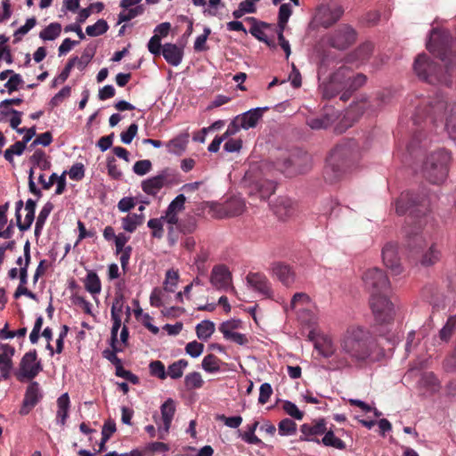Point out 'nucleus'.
Masks as SVG:
<instances>
[{"label": "nucleus", "instance_id": "nucleus-1", "mask_svg": "<svg viewBox=\"0 0 456 456\" xmlns=\"http://www.w3.org/2000/svg\"><path fill=\"white\" fill-rule=\"evenodd\" d=\"M428 206L429 201L426 195L415 194L411 191L402 192L395 201V211L398 215L402 216L409 211L404 232L410 257L425 266L434 265L439 260L441 255L435 244H432L428 250L424 252L427 243L422 232V225Z\"/></svg>", "mask_w": 456, "mask_h": 456}, {"label": "nucleus", "instance_id": "nucleus-2", "mask_svg": "<svg viewBox=\"0 0 456 456\" xmlns=\"http://www.w3.org/2000/svg\"><path fill=\"white\" fill-rule=\"evenodd\" d=\"M427 48L444 62V69L433 61L428 55L422 53L419 54L414 61L415 73L420 79L429 84L451 86L453 83L452 72L456 66V43L453 42L450 32L436 28H432Z\"/></svg>", "mask_w": 456, "mask_h": 456}, {"label": "nucleus", "instance_id": "nucleus-3", "mask_svg": "<svg viewBox=\"0 0 456 456\" xmlns=\"http://www.w3.org/2000/svg\"><path fill=\"white\" fill-rule=\"evenodd\" d=\"M447 110V101L442 94H436L419 101L413 115V123L419 126L414 132L407 151L412 155L417 148L421 147L422 132L437 133L438 129H445L449 136L456 141V102Z\"/></svg>", "mask_w": 456, "mask_h": 456}, {"label": "nucleus", "instance_id": "nucleus-4", "mask_svg": "<svg viewBox=\"0 0 456 456\" xmlns=\"http://www.w3.org/2000/svg\"><path fill=\"white\" fill-rule=\"evenodd\" d=\"M340 349L357 363L378 362L385 355L370 330L362 326L346 329L340 338Z\"/></svg>", "mask_w": 456, "mask_h": 456}, {"label": "nucleus", "instance_id": "nucleus-5", "mask_svg": "<svg viewBox=\"0 0 456 456\" xmlns=\"http://www.w3.org/2000/svg\"><path fill=\"white\" fill-rule=\"evenodd\" d=\"M451 154L445 149L431 151L422 164L423 176L433 184L442 183L447 177Z\"/></svg>", "mask_w": 456, "mask_h": 456}, {"label": "nucleus", "instance_id": "nucleus-6", "mask_svg": "<svg viewBox=\"0 0 456 456\" xmlns=\"http://www.w3.org/2000/svg\"><path fill=\"white\" fill-rule=\"evenodd\" d=\"M349 150L345 144L337 145L326 159L323 171L324 179L330 183H336L346 172L349 163Z\"/></svg>", "mask_w": 456, "mask_h": 456}, {"label": "nucleus", "instance_id": "nucleus-7", "mask_svg": "<svg viewBox=\"0 0 456 456\" xmlns=\"http://www.w3.org/2000/svg\"><path fill=\"white\" fill-rule=\"evenodd\" d=\"M351 70L343 66L335 71L327 82H322L319 86V92L323 99H331L338 94L344 91L340 99L344 102L348 100L347 87L350 79Z\"/></svg>", "mask_w": 456, "mask_h": 456}, {"label": "nucleus", "instance_id": "nucleus-8", "mask_svg": "<svg viewBox=\"0 0 456 456\" xmlns=\"http://www.w3.org/2000/svg\"><path fill=\"white\" fill-rule=\"evenodd\" d=\"M362 281L366 289L370 296L380 293H388L390 289V282L387 274L378 267L367 269L362 274Z\"/></svg>", "mask_w": 456, "mask_h": 456}, {"label": "nucleus", "instance_id": "nucleus-9", "mask_svg": "<svg viewBox=\"0 0 456 456\" xmlns=\"http://www.w3.org/2000/svg\"><path fill=\"white\" fill-rule=\"evenodd\" d=\"M175 174L173 170L167 167L161 170L157 175L151 176L142 182L141 187L147 195L155 197L162 188L174 183Z\"/></svg>", "mask_w": 456, "mask_h": 456}, {"label": "nucleus", "instance_id": "nucleus-10", "mask_svg": "<svg viewBox=\"0 0 456 456\" xmlns=\"http://www.w3.org/2000/svg\"><path fill=\"white\" fill-rule=\"evenodd\" d=\"M370 305L378 322L387 323L393 320V305L388 299V293L370 296Z\"/></svg>", "mask_w": 456, "mask_h": 456}, {"label": "nucleus", "instance_id": "nucleus-11", "mask_svg": "<svg viewBox=\"0 0 456 456\" xmlns=\"http://www.w3.org/2000/svg\"><path fill=\"white\" fill-rule=\"evenodd\" d=\"M43 366L40 360H37V353L36 349L27 352L21 358L19 366V371L16 378L22 381L24 379L32 380L40 371Z\"/></svg>", "mask_w": 456, "mask_h": 456}, {"label": "nucleus", "instance_id": "nucleus-12", "mask_svg": "<svg viewBox=\"0 0 456 456\" xmlns=\"http://www.w3.org/2000/svg\"><path fill=\"white\" fill-rule=\"evenodd\" d=\"M311 157L306 153L292 154L283 160V163H278L279 170L286 176H293L297 174L305 173L310 168Z\"/></svg>", "mask_w": 456, "mask_h": 456}, {"label": "nucleus", "instance_id": "nucleus-13", "mask_svg": "<svg viewBox=\"0 0 456 456\" xmlns=\"http://www.w3.org/2000/svg\"><path fill=\"white\" fill-rule=\"evenodd\" d=\"M355 40V30L347 25H341L330 34L328 42L333 48L345 50L352 45Z\"/></svg>", "mask_w": 456, "mask_h": 456}, {"label": "nucleus", "instance_id": "nucleus-14", "mask_svg": "<svg viewBox=\"0 0 456 456\" xmlns=\"http://www.w3.org/2000/svg\"><path fill=\"white\" fill-rule=\"evenodd\" d=\"M209 281L212 286L218 290H231L232 292L235 291L234 287L232 285V273L224 264L214 265L211 271Z\"/></svg>", "mask_w": 456, "mask_h": 456}, {"label": "nucleus", "instance_id": "nucleus-15", "mask_svg": "<svg viewBox=\"0 0 456 456\" xmlns=\"http://www.w3.org/2000/svg\"><path fill=\"white\" fill-rule=\"evenodd\" d=\"M327 422L324 419H314L310 423H304L300 426L302 435L299 437L300 441L314 442L318 444H321L319 439L326 432Z\"/></svg>", "mask_w": 456, "mask_h": 456}, {"label": "nucleus", "instance_id": "nucleus-16", "mask_svg": "<svg viewBox=\"0 0 456 456\" xmlns=\"http://www.w3.org/2000/svg\"><path fill=\"white\" fill-rule=\"evenodd\" d=\"M245 208L244 200L234 197L226 200L224 204L216 205L213 209L217 218H225L240 216Z\"/></svg>", "mask_w": 456, "mask_h": 456}, {"label": "nucleus", "instance_id": "nucleus-17", "mask_svg": "<svg viewBox=\"0 0 456 456\" xmlns=\"http://www.w3.org/2000/svg\"><path fill=\"white\" fill-rule=\"evenodd\" d=\"M338 118V111L332 107H326L319 117L309 116L306 125L313 130L327 129Z\"/></svg>", "mask_w": 456, "mask_h": 456}, {"label": "nucleus", "instance_id": "nucleus-18", "mask_svg": "<svg viewBox=\"0 0 456 456\" xmlns=\"http://www.w3.org/2000/svg\"><path fill=\"white\" fill-rule=\"evenodd\" d=\"M343 12L344 10L340 5H323L318 9L316 19L322 27L329 28L340 19Z\"/></svg>", "mask_w": 456, "mask_h": 456}, {"label": "nucleus", "instance_id": "nucleus-19", "mask_svg": "<svg viewBox=\"0 0 456 456\" xmlns=\"http://www.w3.org/2000/svg\"><path fill=\"white\" fill-rule=\"evenodd\" d=\"M248 284L256 292L267 298L273 297L272 284L265 274L249 272L246 277Z\"/></svg>", "mask_w": 456, "mask_h": 456}, {"label": "nucleus", "instance_id": "nucleus-20", "mask_svg": "<svg viewBox=\"0 0 456 456\" xmlns=\"http://www.w3.org/2000/svg\"><path fill=\"white\" fill-rule=\"evenodd\" d=\"M42 398L43 393L38 382L31 381L26 389L20 413L21 415L28 414Z\"/></svg>", "mask_w": 456, "mask_h": 456}, {"label": "nucleus", "instance_id": "nucleus-21", "mask_svg": "<svg viewBox=\"0 0 456 456\" xmlns=\"http://www.w3.org/2000/svg\"><path fill=\"white\" fill-rule=\"evenodd\" d=\"M382 259L384 265L390 269L392 274L402 273L403 267L398 256L397 246L392 242L387 243L382 249Z\"/></svg>", "mask_w": 456, "mask_h": 456}, {"label": "nucleus", "instance_id": "nucleus-22", "mask_svg": "<svg viewBox=\"0 0 456 456\" xmlns=\"http://www.w3.org/2000/svg\"><path fill=\"white\" fill-rule=\"evenodd\" d=\"M273 274L286 287H290L296 279L292 268L286 264L278 262L272 266Z\"/></svg>", "mask_w": 456, "mask_h": 456}, {"label": "nucleus", "instance_id": "nucleus-23", "mask_svg": "<svg viewBox=\"0 0 456 456\" xmlns=\"http://www.w3.org/2000/svg\"><path fill=\"white\" fill-rule=\"evenodd\" d=\"M275 189L276 184L273 181L260 179L251 183L249 194H256L258 195L260 199L266 200L274 193Z\"/></svg>", "mask_w": 456, "mask_h": 456}, {"label": "nucleus", "instance_id": "nucleus-24", "mask_svg": "<svg viewBox=\"0 0 456 456\" xmlns=\"http://www.w3.org/2000/svg\"><path fill=\"white\" fill-rule=\"evenodd\" d=\"M266 110L267 108L251 109L243 114L237 116L238 119H240V126L246 130L256 127Z\"/></svg>", "mask_w": 456, "mask_h": 456}, {"label": "nucleus", "instance_id": "nucleus-25", "mask_svg": "<svg viewBox=\"0 0 456 456\" xmlns=\"http://www.w3.org/2000/svg\"><path fill=\"white\" fill-rule=\"evenodd\" d=\"M314 346L324 358L331 357L336 352L335 345L328 335L318 336L314 341Z\"/></svg>", "mask_w": 456, "mask_h": 456}, {"label": "nucleus", "instance_id": "nucleus-26", "mask_svg": "<svg viewBox=\"0 0 456 456\" xmlns=\"http://www.w3.org/2000/svg\"><path fill=\"white\" fill-rule=\"evenodd\" d=\"M161 411V419H162V426L159 427L160 432L167 433L174 415L175 413V401L171 398L165 401V403L160 407Z\"/></svg>", "mask_w": 456, "mask_h": 456}, {"label": "nucleus", "instance_id": "nucleus-27", "mask_svg": "<svg viewBox=\"0 0 456 456\" xmlns=\"http://www.w3.org/2000/svg\"><path fill=\"white\" fill-rule=\"evenodd\" d=\"M162 55L168 64L178 66L183 60V52L176 45L167 43L162 47Z\"/></svg>", "mask_w": 456, "mask_h": 456}, {"label": "nucleus", "instance_id": "nucleus-28", "mask_svg": "<svg viewBox=\"0 0 456 456\" xmlns=\"http://www.w3.org/2000/svg\"><path fill=\"white\" fill-rule=\"evenodd\" d=\"M273 210L278 218L284 220L293 215V202L289 198L281 197L277 199L276 203L273 206Z\"/></svg>", "mask_w": 456, "mask_h": 456}, {"label": "nucleus", "instance_id": "nucleus-29", "mask_svg": "<svg viewBox=\"0 0 456 456\" xmlns=\"http://www.w3.org/2000/svg\"><path fill=\"white\" fill-rule=\"evenodd\" d=\"M362 113V108H359L358 106H350L346 110L343 119L340 121V124L336 127V130L338 133H343L346 129L353 126V123L356 121Z\"/></svg>", "mask_w": 456, "mask_h": 456}, {"label": "nucleus", "instance_id": "nucleus-30", "mask_svg": "<svg viewBox=\"0 0 456 456\" xmlns=\"http://www.w3.org/2000/svg\"><path fill=\"white\" fill-rule=\"evenodd\" d=\"M374 45L370 42H366L358 46L349 56V61H358L364 62L368 61L372 53H373Z\"/></svg>", "mask_w": 456, "mask_h": 456}, {"label": "nucleus", "instance_id": "nucleus-31", "mask_svg": "<svg viewBox=\"0 0 456 456\" xmlns=\"http://www.w3.org/2000/svg\"><path fill=\"white\" fill-rule=\"evenodd\" d=\"M189 142V134L183 133L180 134L172 140H170L167 143V148L168 152L175 154V155H182L184 151L186 150L187 144Z\"/></svg>", "mask_w": 456, "mask_h": 456}, {"label": "nucleus", "instance_id": "nucleus-32", "mask_svg": "<svg viewBox=\"0 0 456 456\" xmlns=\"http://www.w3.org/2000/svg\"><path fill=\"white\" fill-rule=\"evenodd\" d=\"M69 397L67 393L61 395L57 399V406L58 411L56 414L57 421L60 422L61 426H64L66 423V420L69 417Z\"/></svg>", "mask_w": 456, "mask_h": 456}, {"label": "nucleus", "instance_id": "nucleus-33", "mask_svg": "<svg viewBox=\"0 0 456 456\" xmlns=\"http://www.w3.org/2000/svg\"><path fill=\"white\" fill-rule=\"evenodd\" d=\"M143 222V214H129L121 219L122 228L128 232H134Z\"/></svg>", "mask_w": 456, "mask_h": 456}, {"label": "nucleus", "instance_id": "nucleus-34", "mask_svg": "<svg viewBox=\"0 0 456 456\" xmlns=\"http://www.w3.org/2000/svg\"><path fill=\"white\" fill-rule=\"evenodd\" d=\"M37 203L32 199H28L26 202L25 209L27 211V215L25 216L24 223L21 222V218L20 219V224H17L19 229L21 232L27 231L30 228L34 219H35V210H36Z\"/></svg>", "mask_w": 456, "mask_h": 456}, {"label": "nucleus", "instance_id": "nucleus-35", "mask_svg": "<svg viewBox=\"0 0 456 456\" xmlns=\"http://www.w3.org/2000/svg\"><path fill=\"white\" fill-rule=\"evenodd\" d=\"M94 55V49L92 47H87L84 50L80 58L72 57L69 60L68 62L73 63V68L77 67L79 70H83L89 64Z\"/></svg>", "mask_w": 456, "mask_h": 456}, {"label": "nucleus", "instance_id": "nucleus-36", "mask_svg": "<svg viewBox=\"0 0 456 456\" xmlns=\"http://www.w3.org/2000/svg\"><path fill=\"white\" fill-rule=\"evenodd\" d=\"M321 444L324 446L333 447L338 450H345L346 444L340 438L337 437L331 429L326 428V432L322 435Z\"/></svg>", "mask_w": 456, "mask_h": 456}, {"label": "nucleus", "instance_id": "nucleus-37", "mask_svg": "<svg viewBox=\"0 0 456 456\" xmlns=\"http://www.w3.org/2000/svg\"><path fill=\"white\" fill-rule=\"evenodd\" d=\"M85 288L91 294H99L102 290V283L99 276L94 271L87 273L85 280Z\"/></svg>", "mask_w": 456, "mask_h": 456}, {"label": "nucleus", "instance_id": "nucleus-38", "mask_svg": "<svg viewBox=\"0 0 456 456\" xmlns=\"http://www.w3.org/2000/svg\"><path fill=\"white\" fill-rule=\"evenodd\" d=\"M215 332V323L211 321H202L196 326L197 337L201 340H208Z\"/></svg>", "mask_w": 456, "mask_h": 456}, {"label": "nucleus", "instance_id": "nucleus-39", "mask_svg": "<svg viewBox=\"0 0 456 456\" xmlns=\"http://www.w3.org/2000/svg\"><path fill=\"white\" fill-rule=\"evenodd\" d=\"M54 206L52 202H46L43 208L41 209L35 226V235L38 236L45 225V223L49 216L50 213L53 211Z\"/></svg>", "mask_w": 456, "mask_h": 456}, {"label": "nucleus", "instance_id": "nucleus-40", "mask_svg": "<svg viewBox=\"0 0 456 456\" xmlns=\"http://www.w3.org/2000/svg\"><path fill=\"white\" fill-rule=\"evenodd\" d=\"M188 366V361L180 359L174 362L167 368V377L169 376L173 379H178L183 377V370Z\"/></svg>", "mask_w": 456, "mask_h": 456}, {"label": "nucleus", "instance_id": "nucleus-41", "mask_svg": "<svg viewBox=\"0 0 456 456\" xmlns=\"http://www.w3.org/2000/svg\"><path fill=\"white\" fill-rule=\"evenodd\" d=\"M222 361L213 354L206 355L201 362L203 370L208 373H215L220 370Z\"/></svg>", "mask_w": 456, "mask_h": 456}, {"label": "nucleus", "instance_id": "nucleus-42", "mask_svg": "<svg viewBox=\"0 0 456 456\" xmlns=\"http://www.w3.org/2000/svg\"><path fill=\"white\" fill-rule=\"evenodd\" d=\"M29 160L34 166L38 167L43 171L51 168V162L47 159L45 151L40 149L35 151Z\"/></svg>", "mask_w": 456, "mask_h": 456}, {"label": "nucleus", "instance_id": "nucleus-43", "mask_svg": "<svg viewBox=\"0 0 456 456\" xmlns=\"http://www.w3.org/2000/svg\"><path fill=\"white\" fill-rule=\"evenodd\" d=\"M179 281V273L174 269H169L166 273L165 281L163 282V290L172 293L175 291Z\"/></svg>", "mask_w": 456, "mask_h": 456}, {"label": "nucleus", "instance_id": "nucleus-44", "mask_svg": "<svg viewBox=\"0 0 456 456\" xmlns=\"http://www.w3.org/2000/svg\"><path fill=\"white\" fill-rule=\"evenodd\" d=\"M125 307V296L121 292H117L111 305V319H121L123 308Z\"/></svg>", "mask_w": 456, "mask_h": 456}, {"label": "nucleus", "instance_id": "nucleus-45", "mask_svg": "<svg viewBox=\"0 0 456 456\" xmlns=\"http://www.w3.org/2000/svg\"><path fill=\"white\" fill-rule=\"evenodd\" d=\"M61 31V26L60 23L53 22L49 24L39 33V37L43 40H54L57 38Z\"/></svg>", "mask_w": 456, "mask_h": 456}, {"label": "nucleus", "instance_id": "nucleus-46", "mask_svg": "<svg viewBox=\"0 0 456 456\" xmlns=\"http://www.w3.org/2000/svg\"><path fill=\"white\" fill-rule=\"evenodd\" d=\"M456 331V316H450L445 325L439 331V338L441 340L447 342L452 338V334Z\"/></svg>", "mask_w": 456, "mask_h": 456}, {"label": "nucleus", "instance_id": "nucleus-47", "mask_svg": "<svg viewBox=\"0 0 456 456\" xmlns=\"http://www.w3.org/2000/svg\"><path fill=\"white\" fill-rule=\"evenodd\" d=\"M203 384L204 381L200 372H191L184 378V386L187 390L200 388Z\"/></svg>", "mask_w": 456, "mask_h": 456}, {"label": "nucleus", "instance_id": "nucleus-48", "mask_svg": "<svg viewBox=\"0 0 456 456\" xmlns=\"http://www.w3.org/2000/svg\"><path fill=\"white\" fill-rule=\"evenodd\" d=\"M109 29L107 21L103 19L98 20L94 25L87 26L86 32L90 37H97L104 34Z\"/></svg>", "mask_w": 456, "mask_h": 456}, {"label": "nucleus", "instance_id": "nucleus-49", "mask_svg": "<svg viewBox=\"0 0 456 456\" xmlns=\"http://www.w3.org/2000/svg\"><path fill=\"white\" fill-rule=\"evenodd\" d=\"M258 424H259L258 421H255L254 423L248 425L247 427V431L240 435L241 439L249 444H262L261 439H259L255 435V431H256Z\"/></svg>", "mask_w": 456, "mask_h": 456}, {"label": "nucleus", "instance_id": "nucleus-50", "mask_svg": "<svg viewBox=\"0 0 456 456\" xmlns=\"http://www.w3.org/2000/svg\"><path fill=\"white\" fill-rule=\"evenodd\" d=\"M278 431L281 436H291L297 432V424L290 419H283L278 425Z\"/></svg>", "mask_w": 456, "mask_h": 456}, {"label": "nucleus", "instance_id": "nucleus-51", "mask_svg": "<svg viewBox=\"0 0 456 456\" xmlns=\"http://www.w3.org/2000/svg\"><path fill=\"white\" fill-rule=\"evenodd\" d=\"M419 383L422 387L433 391L436 390L439 387L438 379L433 372L423 373Z\"/></svg>", "mask_w": 456, "mask_h": 456}, {"label": "nucleus", "instance_id": "nucleus-52", "mask_svg": "<svg viewBox=\"0 0 456 456\" xmlns=\"http://www.w3.org/2000/svg\"><path fill=\"white\" fill-rule=\"evenodd\" d=\"M292 13L291 8L289 4H282L280 6L279 15H278V27L279 29L284 30L286 24Z\"/></svg>", "mask_w": 456, "mask_h": 456}, {"label": "nucleus", "instance_id": "nucleus-53", "mask_svg": "<svg viewBox=\"0 0 456 456\" xmlns=\"http://www.w3.org/2000/svg\"><path fill=\"white\" fill-rule=\"evenodd\" d=\"M149 370L151 376L156 377L159 379H165L167 378V371L165 365L161 361H152L149 364Z\"/></svg>", "mask_w": 456, "mask_h": 456}, {"label": "nucleus", "instance_id": "nucleus-54", "mask_svg": "<svg viewBox=\"0 0 456 456\" xmlns=\"http://www.w3.org/2000/svg\"><path fill=\"white\" fill-rule=\"evenodd\" d=\"M164 222L162 218H151L148 221V227L152 230L151 235L154 238L161 239L164 235Z\"/></svg>", "mask_w": 456, "mask_h": 456}, {"label": "nucleus", "instance_id": "nucleus-55", "mask_svg": "<svg viewBox=\"0 0 456 456\" xmlns=\"http://www.w3.org/2000/svg\"><path fill=\"white\" fill-rule=\"evenodd\" d=\"M269 27V24L265 22H260L253 24V26L250 28L249 32L252 36H254L256 38H257L259 41L265 42L268 45H271L270 42L267 39L266 35L263 31V28Z\"/></svg>", "mask_w": 456, "mask_h": 456}, {"label": "nucleus", "instance_id": "nucleus-56", "mask_svg": "<svg viewBox=\"0 0 456 456\" xmlns=\"http://www.w3.org/2000/svg\"><path fill=\"white\" fill-rule=\"evenodd\" d=\"M240 326L241 322L240 320L232 319L221 323L219 326V330L224 335V338H225L233 333L235 330L240 328Z\"/></svg>", "mask_w": 456, "mask_h": 456}, {"label": "nucleus", "instance_id": "nucleus-57", "mask_svg": "<svg viewBox=\"0 0 456 456\" xmlns=\"http://www.w3.org/2000/svg\"><path fill=\"white\" fill-rule=\"evenodd\" d=\"M177 229L183 234L192 233L197 229L196 219L191 216L184 220H181L178 224Z\"/></svg>", "mask_w": 456, "mask_h": 456}, {"label": "nucleus", "instance_id": "nucleus-58", "mask_svg": "<svg viewBox=\"0 0 456 456\" xmlns=\"http://www.w3.org/2000/svg\"><path fill=\"white\" fill-rule=\"evenodd\" d=\"M111 349H105L102 352V356L110 361L115 368L122 363L121 360L117 356V353L122 351L117 345L110 344Z\"/></svg>", "mask_w": 456, "mask_h": 456}, {"label": "nucleus", "instance_id": "nucleus-59", "mask_svg": "<svg viewBox=\"0 0 456 456\" xmlns=\"http://www.w3.org/2000/svg\"><path fill=\"white\" fill-rule=\"evenodd\" d=\"M282 409L288 415L295 419L301 420L304 418V412L301 411L297 406L290 401H284Z\"/></svg>", "mask_w": 456, "mask_h": 456}, {"label": "nucleus", "instance_id": "nucleus-60", "mask_svg": "<svg viewBox=\"0 0 456 456\" xmlns=\"http://www.w3.org/2000/svg\"><path fill=\"white\" fill-rule=\"evenodd\" d=\"M366 79V76L363 74H357L355 77H353L352 75L350 76L347 87L348 98L350 97L352 92L357 90L359 87L365 84Z\"/></svg>", "mask_w": 456, "mask_h": 456}, {"label": "nucleus", "instance_id": "nucleus-61", "mask_svg": "<svg viewBox=\"0 0 456 456\" xmlns=\"http://www.w3.org/2000/svg\"><path fill=\"white\" fill-rule=\"evenodd\" d=\"M151 168L152 163L150 159L138 160L133 166L134 173L140 176L148 174Z\"/></svg>", "mask_w": 456, "mask_h": 456}, {"label": "nucleus", "instance_id": "nucleus-62", "mask_svg": "<svg viewBox=\"0 0 456 456\" xmlns=\"http://www.w3.org/2000/svg\"><path fill=\"white\" fill-rule=\"evenodd\" d=\"M24 81L20 74L14 73L10 77L8 81L4 84V87L7 89L8 94H12L17 91L22 85Z\"/></svg>", "mask_w": 456, "mask_h": 456}, {"label": "nucleus", "instance_id": "nucleus-63", "mask_svg": "<svg viewBox=\"0 0 456 456\" xmlns=\"http://www.w3.org/2000/svg\"><path fill=\"white\" fill-rule=\"evenodd\" d=\"M143 9L142 6L138 5L134 8H130L127 11L121 12L118 14V23L129 21L136 16L142 14Z\"/></svg>", "mask_w": 456, "mask_h": 456}, {"label": "nucleus", "instance_id": "nucleus-64", "mask_svg": "<svg viewBox=\"0 0 456 456\" xmlns=\"http://www.w3.org/2000/svg\"><path fill=\"white\" fill-rule=\"evenodd\" d=\"M204 350V345L196 340L189 342L185 346V352L191 357L195 358L200 356Z\"/></svg>", "mask_w": 456, "mask_h": 456}]
</instances>
